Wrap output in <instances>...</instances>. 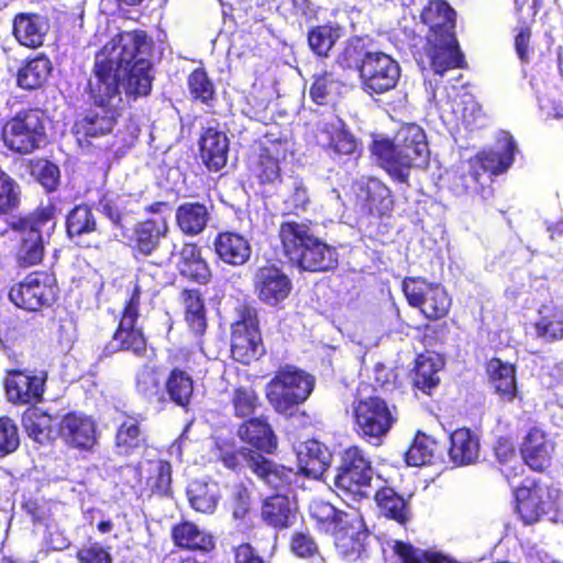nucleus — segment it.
Segmentation results:
<instances>
[{
    "label": "nucleus",
    "instance_id": "obj_32",
    "mask_svg": "<svg viewBox=\"0 0 563 563\" xmlns=\"http://www.w3.org/2000/svg\"><path fill=\"white\" fill-rule=\"evenodd\" d=\"M167 231L168 224L164 218L139 222L133 232L135 250L143 255H151Z\"/></svg>",
    "mask_w": 563,
    "mask_h": 563
},
{
    "label": "nucleus",
    "instance_id": "obj_10",
    "mask_svg": "<svg viewBox=\"0 0 563 563\" xmlns=\"http://www.w3.org/2000/svg\"><path fill=\"white\" fill-rule=\"evenodd\" d=\"M220 459L224 466L231 470H236L244 463L264 485L274 489L288 487L296 477L294 470L266 459L263 454L253 451L251 448H242L238 452L222 450Z\"/></svg>",
    "mask_w": 563,
    "mask_h": 563
},
{
    "label": "nucleus",
    "instance_id": "obj_27",
    "mask_svg": "<svg viewBox=\"0 0 563 563\" xmlns=\"http://www.w3.org/2000/svg\"><path fill=\"white\" fill-rule=\"evenodd\" d=\"M199 146L201 159L209 170L218 172L225 166L229 140L223 132L207 129L200 137Z\"/></svg>",
    "mask_w": 563,
    "mask_h": 563
},
{
    "label": "nucleus",
    "instance_id": "obj_18",
    "mask_svg": "<svg viewBox=\"0 0 563 563\" xmlns=\"http://www.w3.org/2000/svg\"><path fill=\"white\" fill-rule=\"evenodd\" d=\"M290 278L274 265L263 266L254 276V289L257 298L267 306L275 307L290 294Z\"/></svg>",
    "mask_w": 563,
    "mask_h": 563
},
{
    "label": "nucleus",
    "instance_id": "obj_5",
    "mask_svg": "<svg viewBox=\"0 0 563 563\" xmlns=\"http://www.w3.org/2000/svg\"><path fill=\"white\" fill-rule=\"evenodd\" d=\"M340 64L343 67H356L364 90L368 93H384L396 87L400 77L399 64L383 52L358 51L356 46H347Z\"/></svg>",
    "mask_w": 563,
    "mask_h": 563
},
{
    "label": "nucleus",
    "instance_id": "obj_40",
    "mask_svg": "<svg viewBox=\"0 0 563 563\" xmlns=\"http://www.w3.org/2000/svg\"><path fill=\"white\" fill-rule=\"evenodd\" d=\"M52 71L51 60L45 56H37L27 60L18 71L16 81L23 89L40 88Z\"/></svg>",
    "mask_w": 563,
    "mask_h": 563
},
{
    "label": "nucleus",
    "instance_id": "obj_1",
    "mask_svg": "<svg viewBox=\"0 0 563 563\" xmlns=\"http://www.w3.org/2000/svg\"><path fill=\"white\" fill-rule=\"evenodd\" d=\"M152 40L143 31L121 32L96 55L93 76L89 79L90 97L97 106L77 120L73 131L79 143L112 132L119 109L126 98L145 97L152 90Z\"/></svg>",
    "mask_w": 563,
    "mask_h": 563
},
{
    "label": "nucleus",
    "instance_id": "obj_28",
    "mask_svg": "<svg viewBox=\"0 0 563 563\" xmlns=\"http://www.w3.org/2000/svg\"><path fill=\"white\" fill-rule=\"evenodd\" d=\"M48 30V21L40 14L21 13L13 22L14 36L26 47L41 46Z\"/></svg>",
    "mask_w": 563,
    "mask_h": 563
},
{
    "label": "nucleus",
    "instance_id": "obj_11",
    "mask_svg": "<svg viewBox=\"0 0 563 563\" xmlns=\"http://www.w3.org/2000/svg\"><path fill=\"white\" fill-rule=\"evenodd\" d=\"M3 142L8 148L29 154L45 140L42 113L36 109L20 111L3 126Z\"/></svg>",
    "mask_w": 563,
    "mask_h": 563
},
{
    "label": "nucleus",
    "instance_id": "obj_35",
    "mask_svg": "<svg viewBox=\"0 0 563 563\" xmlns=\"http://www.w3.org/2000/svg\"><path fill=\"white\" fill-rule=\"evenodd\" d=\"M449 455L455 465H468L477 461L479 442L468 429H457L451 434Z\"/></svg>",
    "mask_w": 563,
    "mask_h": 563
},
{
    "label": "nucleus",
    "instance_id": "obj_62",
    "mask_svg": "<svg viewBox=\"0 0 563 563\" xmlns=\"http://www.w3.org/2000/svg\"><path fill=\"white\" fill-rule=\"evenodd\" d=\"M234 563H265L253 547L242 543L234 548Z\"/></svg>",
    "mask_w": 563,
    "mask_h": 563
},
{
    "label": "nucleus",
    "instance_id": "obj_33",
    "mask_svg": "<svg viewBox=\"0 0 563 563\" xmlns=\"http://www.w3.org/2000/svg\"><path fill=\"white\" fill-rule=\"evenodd\" d=\"M489 383L503 400L511 401L517 395L515 367L499 358H493L487 364Z\"/></svg>",
    "mask_w": 563,
    "mask_h": 563
},
{
    "label": "nucleus",
    "instance_id": "obj_20",
    "mask_svg": "<svg viewBox=\"0 0 563 563\" xmlns=\"http://www.w3.org/2000/svg\"><path fill=\"white\" fill-rule=\"evenodd\" d=\"M46 374L13 371L5 379V391L12 402L31 404L42 399Z\"/></svg>",
    "mask_w": 563,
    "mask_h": 563
},
{
    "label": "nucleus",
    "instance_id": "obj_24",
    "mask_svg": "<svg viewBox=\"0 0 563 563\" xmlns=\"http://www.w3.org/2000/svg\"><path fill=\"white\" fill-rule=\"evenodd\" d=\"M214 251L219 258L232 266L245 264L252 253L249 240L240 233L220 232L214 240Z\"/></svg>",
    "mask_w": 563,
    "mask_h": 563
},
{
    "label": "nucleus",
    "instance_id": "obj_4",
    "mask_svg": "<svg viewBox=\"0 0 563 563\" xmlns=\"http://www.w3.org/2000/svg\"><path fill=\"white\" fill-rule=\"evenodd\" d=\"M279 236L290 263L303 271L327 272L338 264L335 247L316 236L306 223L284 222Z\"/></svg>",
    "mask_w": 563,
    "mask_h": 563
},
{
    "label": "nucleus",
    "instance_id": "obj_48",
    "mask_svg": "<svg viewBox=\"0 0 563 563\" xmlns=\"http://www.w3.org/2000/svg\"><path fill=\"white\" fill-rule=\"evenodd\" d=\"M115 440L118 452L123 455H128L134 449L141 446L143 437L137 422L131 418L122 422Z\"/></svg>",
    "mask_w": 563,
    "mask_h": 563
},
{
    "label": "nucleus",
    "instance_id": "obj_22",
    "mask_svg": "<svg viewBox=\"0 0 563 563\" xmlns=\"http://www.w3.org/2000/svg\"><path fill=\"white\" fill-rule=\"evenodd\" d=\"M297 461L301 473L318 478L330 466L332 453L323 443L311 439L298 445Z\"/></svg>",
    "mask_w": 563,
    "mask_h": 563
},
{
    "label": "nucleus",
    "instance_id": "obj_19",
    "mask_svg": "<svg viewBox=\"0 0 563 563\" xmlns=\"http://www.w3.org/2000/svg\"><path fill=\"white\" fill-rule=\"evenodd\" d=\"M428 55L435 74L443 75L449 69L463 67L464 58L454 33L428 35Z\"/></svg>",
    "mask_w": 563,
    "mask_h": 563
},
{
    "label": "nucleus",
    "instance_id": "obj_29",
    "mask_svg": "<svg viewBox=\"0 0 563 563\" xmlns=\"http://www.w3.org/2000/svg\"><path fill=\"white\" fill-rule=\"evenodd\" d=\"M262 518L276 529L288 528L296 518V503L285 494H276L263 501Z\"/></svg>",
    "mask_w": 563,
    "mask_h": 563
},
{
    "label": "nucleus",
    "instance_id": "obj_47",
    "mask_svg": "<svg viewBox=\"0 0 563 563\" xmlns=\"http://www.w3.org/2000/svg\"><path fill=\"white\" fill-rule=\"evenodd\" d=\"M435 442L423 433H418L406 452V462L410 466H421L429 464L433 457Z\"/></svg>",
    "mask_w": 563,
    "mask_h": 563
},
{
    "label": "nucleus",
    "instance_id": "obj_53",
    "mask_svg": "<svg viewBox=\"0 0 563 563\" xmlns=\"http://www.w3.org/2000/svg\"><path fill=\"white\" fill-rule=\"evenodd\" d=\"M188 88L190 95L202 103H209L214 96V87L207 73L202 68H197L188 77Z\"/></svg>",
    "mask_w": 563,
    "mask_h": 563
},
{
    "label": "nucleus",
    "instance_id": "obj_31",
    "mask_svg": "<svg viewBox=\"0 0 563 563\" xmlns=\"http://www.w3.org/2000/svg\"><path fill=\"white\" fill-rule=\"evenodd\" d=\"M420 19L430 29L428 35L454 33L455 11L445 1H429V4L422 9Z\"/></svg>",
    "mask_w": 563,
    "mask_h": 563
},
{
    "label": "nucleus",
    "instance_id": "obj_58",
    "mask_svg": "<svg viewBox=\"0 0 563 563\" xmlns=\"http://www.w3.org/2000/svg\"><path fill=\"white\" fill-rule=\"evenodd\" d=\"M32 174L44 188L53 190L58 181L59 169L55 164L48 161H41L33 166Z\"/></svg>",
    "mask_w": 563,
    "mask_h": 563
},
{
    "label": "nucleus",
    "instance_id": "obj_16",
    "mask_svg": "<svg viewBox=\"0 0 563 563\" xmlns=\"http://www.w3.org/2000/svg\"><path fill=\"white\" fill-rule=\"evenodd\" d=\"M354 416L358 433L376 443L388 433L395 421L385 400L378 397L360 400L354 406Z\"/></svg>",
    "mask_w": 563,
    "mask_h": 563
},
{
    "label": "nucleus",
    "instance_id": "obj_13",
    "mask_svg": "<svg viewBox=\"0 0 563 563\" xmlns=\"http://www.w3.org/2000/svg\"><path fill=\"white\" fill-rule=\"evenodd\" d=\"M264 352L255 310L242 308L232 323L231 353L235 361L249 364Z\"/></svg>",
    "mask_w": 563,
    "mask_h": 563
},
{
    "label": "nucleus",
    "instance_id": "obj_25",
    "mask_svg": "<svg viewBox=\"0 0 563 563\" xmlns=\"http://www.w3.org/2000/svg\"><path fill=\"white\" fill-rule=\"evenodd\" d=\"M238 434L240 439L249 444L253 451L261 454L273 453L277 448L276 437L268 424L263 418H251L240 426Z\"/></svg>",
    "mask_w": 563,
    "mask_h": 563
},
{
    "label": "nucleus",
    "instance_id": "obj_63",
    "mask_svg": "<svg viewBox=\"0 0 563 563\" xmlns=\"http://www.w3.org/2000/svg\"><path fill=\"white\" fill-rule=\"evenodd\" d=\"M295 209L305 210L309 203L308 190L301 180H295L292 184V194L289 197Z\"/></svg>",
    "mask_w": 563,
    "mask_h": 563
},
{
    "label": "nucleus",
    "instance_id": "obj_34",
    "mask_svg": "<svg viewBox=\"0 0 563 563\" xmlns=\"http://www.w3.org/2000/svg\"><path fill=\"white\" fill-rule=\"evenodd\" d=\"M443 365V360L438 354H420L412 374L415 387L424 394H431L440 383L439 372Z\"/></svg>",
    "mask_w": 563,
    "mask_h": 563
},
{
    "label": "nucleus",
    "instance_id": "obj_23",
    "mask_svg": "<svg viewBox=\"0 0 563 563\" xmlns=\"http://www.w3.org/2000/svg\"><path fill=\"white\" fill-rule=\"evenodd\" d=\"M357 199L371 214L385 216L394 208L390 189L377 178H368L358 184Z\"/></svg>",
    "mask_w": 563,
    "mask_h": 563
},
{
    "label": "nucleus",
    "instance_id": "obj_12",
    "mask_svg": "<svg viewBox=\"0 0 563 563\" xmlns=\"http://www.w3.org/2000/svg\"><path fill=\"white\" fill-rule=\"evenodd\" d=\"M402 290L410 306L420 308L430 320L443 318L451 307V298L440 284L421 278H406Z\"/></svg>",
    "mask_w": 563,
    "mask_h": 563
},
{
    "label": "nucleus",
    "instance_id": "obj_38",
    "mask_svg": "<svg viewBox=\"0 0 563 563\" xmlns=\"http://www.w3.org/2000/svg\"><path fill=\"white\" fill-rule=\"evenodd\" d=\"M538 338L547 342L563 338V306L544 305L539 309V318L533 323Z\"/></svg>",
    "mask_w": 563,
    "mask_h": 563
},
{
    "label": "nucleus",
    "instance_id": "obj_43",
    "mask_svg": "<svg viewBox=\"0 0 563 563\" xmlns=\"http://www.w3.org/2000/svg\"><path fill=\"white\" fill-rule=\"evenodd\" d=\"M183 302L188 328L196 336H200L207 328L205 305L200 292L198 290H185Z\"/></svg>",
    "mask_w": 563,
    "mask_h": 563
},
{
    "label": "nucleus",
    "instance_id": "obj_50",
    "mask_svg": "<svg viewBox=\"0 0 563 563\" xmlns=\"http://www.w3.org/2000/svg\"><path fill=\"white\" fill-rule=\"evenodd\" d=\"M338 38V29L330 25L317 26L308 34L309 46L318 56H327Z\"/></svg>",
    "mask_w": 563,
    "mask_h": 563
},
{
    "label": "nucleus",
    "instance_id": "obj_45",
    "mask_svg": "<svg viewBox=\"0 0 563 563\" xmlns=\"http://www.w3.org/2000/svg\"><path fill=\"white\" fill-rule=\"evenodd\" d=\"M375 498L385 517L394 519L400 525H405L408 521L409 510L407 503L394 489L383 488L376 493Z\"/></svg>",
    "mask_w": 563,
    "mask_h": 563
},
{
    "label": "nucleus",
    "instance_id": "obj_15",
    "mask_svg": "<svg viewBox=\"0 0 563 563\" xmlns=\"http://www.w3.org/2000/svg\"><path fill=\"white\" fill-rule=\"evenodd\" d=\"M56 279L45 272H34L21 283L14 285L9 292L10 300L18 307L36 311L49 306L56 297Z\"/></svg>",
    "mask_w": 563,
    "mask_h": 563
},
{
    "label": "nucleus",
    "instance_id": "obj_21",
    "mask_svg": "<svg viewBox=\"0 0 563 563\" xmlns=\"http://www.w3.org/2000/svg\"><path fill=\"white\" fill-rule=\"evenodd\" d=\"M59 434L66 443L87 450L96 442V423L84 413L70 412L62 419Z\"/></svg>",
    "mask_w": 563,
    "mask_h": 563
},
{
    "label": "nucleus",
    "instance_id": "obj_42",
    "mask_svg": "<svg viewBox=\"0 0 563 563\" xmlns=\"http://www.w3.org/2000/svg\"><path fill=\"white\" fill-rule=\"evenodd\" d=\"M173 539L178 547L209 551L213 548V539L191 522H183L173 529Z\"/></svg>",
    "mask_w": 563,
    "mask_h": 563
},
{
    "label": "nucleus",
    "instance_id": "obj_44",
    "mask_svg": "<svg viewBox=\"0 0 563 563\" xmlns=\"http://www.w3.org/2000/svg\"><path fill=\"white\" fill-rule=\"evenodd\" d=\"M165 389L173 402L186 407L194 393V380L186 371L174 368L165 382Z\"/></svg>",
    "mask_w": 563,
    "mask_h": 563
},
{
    "label": "nucleus",
    "instance_id": "obj_59",
    "mask_svg": "<svg viewBox=\"0 0 563 563\" xmlns=\"http://www.w3.org/2000/svg\"><path fill=\"white\" fill-rule=\"evenodd\" d=\"M80 563H112L109 551L99 543H90L77 552Z\"/></svg>",
    "mask_w": 563,
    "mask_h": 563
},
{
    "label": "nucleus",
    "instance_id": "obj_61",
    "mask_svg": "<svg viewBox=\"0 0 563 563\" xmlns=\"http://www.w3.org/2000/svg\"><path fill=\"white\" fill-rule=\"evenodd\" d=\"M393 549L401 563H420L424 558L420 549L402 541H395Z\"/></svg>",
    "mask_w": 563,
    "mask_h": 563
},
{
    "label": "nucleus",
    "instance_id": "obj_41",
    "mask_svg": "<svg viewBox=\"0 0 563 563\" xmlns=\"http://www.w3.org/2000/svg\"><path fill=\"white\" fill-rule=\"evenodd\" d=\"M187 495L196 511L212 514L217 508L219 489L214 483L194 481L188 486Z\"/></svg>",
    "mask_w": 563,
    "mask_h": 563
},
{
    "label": "nucleus",
    "instance_id": "obj_3",
    "mask_svg": "<svg viewBox=\"0 0 563 563\" xmlns=\"http://www.w3.org/2000/svg\"><path fill=\"white\" fill-rule=\"evenodd\" d=\"M516 152L512 135L500 132L495 150L478 153L450 174V189L456 196L478 191L482 176L489 174L487 178L490 180L492 175L505 173L512 165Z\"/></svg>",
    "mask_w": 563,
    "mask_h": 563
},
{
    "label": "nucleus",
    "instance_id": "obj_52",
    "mask_svg": "<svg viewBox=\"0 0 563 563\" xmlns=\"http://www.w3.org/2000/svg\"><path fill=\"white\" fill-rule=\"evenodd\" d=\"M231 401L234 415L240 418L253 415L260 406L258 396L252 387L235 388Z\"/></svg>",
    "mask_w": 563,
    "mask_h": 563
},
{
    "label": "nucleus",
    "instance_id": "obj_57",
    "mask_svg": "<svg viewBox=\"0 0 563 563\" xmlns=\"http://www.w3.org/2000/svg\"><path fill=\"white\" fill-rule=\"evenodd\" d=\"M279 172L278 161L272 156V150L264 148L256 167L257 177L262 183H274L279 178Z\"/></svg>",
    "mask_w": 563,
    "mask_h": 563
},
{
    "label": "nucleus",
    "instance_id": "obj_7",
    "mask_svg": "<svg viewBox=\"0 0 563 563\" xmlns=\"http://www.w3.org/2000/svg\"><path fill=\"white\" fill-rule=\"evenodd\" d=\"M373 477L372 462L362 449L350 446L341 453L334 486L338 496L346 505L371 495Z\"/></svg>",
    "mask_w": 563,
    "mask_h": 563
},
{
    "label": "nucleus",
    "instance_id": "obj_39",
    "mask_svg": "<svg viewBox=\"0 0 563 563\" xmlns=\"http://www.w3.org/2000/svg\"><path fill=\"white\" fill-rule=\"evenodd\" d=\"M133 471L141 477L144 473L147 474L145 484L153 493L166 495L169 492L172 483V466L168 462L162 460L145 461Z\"/></svg>",
    "mask_w": 563,
    "mask_h": 563
},
{
    "label": "nucleus",
    "instance_id": "obj_9",
    "mask_svg": "<svg viewBox=\"0 0 563 563\" xmlns=\"http://www.w3.org/2000/svg\"><path fill=\"white\" fill-rule=\"evenodd\" d=\"M347 506L351 509L350 512L338 510L328 503L318 501L310 506V512L320 522H330L334 525V529L346 530V536L338 537L336 545L349 560H355L364 551L362 540L366 534L361 531L363 521L357 510L351 504Z\"/></svg>",
    "mask_w": 563,
    "mask_h": 563
},
{
    "label": "nucleus",
    "instance_id": "obj_51",
    "mask_svg": "<svg viewBox=\"0 0 563 563\" xmlns=\"http://www.w3.org/2000/svg\"><path fill=\"white\" fill-rule=\"evenodd\" d=\"M101 212L118 228H124L128 218L126 199L108 194L99 202Z\"/></svg>",
    "mask_w": 563,
    "mask_h": 563
},
{
    "label": "nucleus",
    "instance_id": "obj_54",
    "mask_svg": "<svg viewBox=\"0 0 563 563\" xmlns=\"http://www.w3.org/2000/svg\"><path fill=\"white\" fill-rule=\"evenodd\" d=\"M19 186L3 170L0 169V214L8 213L19 205Z\"/></svg>",
    "mask_w": 563,
    "mask_h": 563
},
{
    "label": "nucleus",
    "instance_id": "obj_26",
    "mask_svg": "<svg viewBox=\"0 0 563 563\" xmlns=\"http://www.w3.org/2000/svg\"><path fill=\"white\" fill-rule=\"evenodd\" d=\"M553 445L545 433L538 429H531L521 445V455L526 464L534 471H543L550 465Z\"/></svg>",
    "mask_w": 563,
    "mask_h": 563
},
{
    "label": "nucleus",
    "instance_id": "obj_64",
    "mask_svg": "<svg viewBox=\"0 0 563 563\" xmlns=\"http://www.w3.org/2000/svg\"><path fill=\"white\" fill-rule=\"evenodd\" d=\"M540 108L547 117L563 119V103L548 97L540 99Z\"/></svg>",
    "mask_w": 563,
    "mask_h": 563
},
{
    "label": "nucleus",
    "instance_id": "obj_36",
    "mask_svg": "<svg viewBox=\"0 0 563 563\" xmlns=\"http://www.w3.org/2000/svg\"><path fill=\"white\" fill-rule=\"evenodd\" d=\"M320 142L343 155L352 154L357 148L356 139L344 129L342 120L336 118L322 124Z\"/></svg>",
    "mask_w": 563,
    "mask_h": 563
},
{
    "label": "nucleus",
    "instance_id": "obj_30",
    "mask_svg": "<svg viewBox=\"0 0 563 563\" xmlns=\"http://www.w3.org/2000/svg\"><path fill=\"white\" fill-rule=\"evenodd\" d=\"M67 234L79 245L98 246L87 241V238L98 231L93 212L88 206H77L67 216Z\"/></svg>",
    "mask_w": 563,
    "mask_h": 563
},
{
    "label": "nucleus",
    "instance_id": "obj_8",
    "mask_svg": "<svg viewBox=\"0 0 563 563\" xmlns=\"http://www.w3.org/2000/svg\"><path fill=\"white\" fill-rule=\"evenodd\" d=\"M56 225L52 211L42 210L31 217L19 219L12 228L20 232V245L16 250V263L30 267L42 262L46 240Z\"/></svg>",
    "mask_w": 563,
    "mask_h": 563
},
{
    "label": "nucleus",
    "instance_id": "obj_37",
    "mask_svg": "<svg viewBox=\"0 0 563 563\" xmlns=\"http://www.w3.org/2000/svg\"><path fill=\"white\" fill-rule=\"evenodd\" d=\"M176 220L185 234L198 235L206 229L210 220V210L200 202H186L178 207Z\"/></svg>",
    "mask_w": 563,
    "mask_h": 563
},
{
    "label": "nucleus",
    "instance_id": "obj_6",
    "mask_svg": "<svg viewBox=\"0 0 563 563\" xmlns=\"http://www.w3.org/2000/svg\"><path fill=\"white\" fill-rule=\"evenodd\" d=\"M316 386V378L294 365L279 367L265 386V395L274 410L292 416L307 401Z\"/></svg>",
    "mask_w": 563,
    "mask_h": 563
},
{
    "label": "nucleus",
    "instance_id": "obj_2",
    "mask_svg": "<svg viewBox=\"0 0 563 563\" xmlns=\"http://www.w3.org/2000/svg\"><path fill=\"white\" fill-rule=\"evenodd\" d=\"M372 153L396 181L407 184L411 169L428 163L429 148L423 130L417 124L401 126L393 140H375Z\"/></svg>",
    "mask_w": 563,
    "mask_h": 563
},
{
    "label": "nucleus",
    "instance_id": "obj_46",
    "mask_svg": "<svg viewBox=\"0 0 563 563\" xmlns=\"http://www.w3.org/2000/svg\"><path fill=\"white\" fill-rule=\"evenodd\" d=\"M136 390L150 401L164 400L158 371L151 366L142 367L136 374Z\"/></svg>",
    "mask_w": 563,
    "mask_h": 563
},
{
    "label": "nucleus",
    "instance_id": "obj_49",
    "mask_svg": "<svg viewBox=\"0 0 563 563\" xmlns=\"http://www.w3.org/2000/svg\"><path fill=\"white\" fill-rule=\"evenodd\" d=\"M341 82L332 74L316 76L310 88V96L318 104H327L333 101L340 93Z\"/></svg>",
    "mask_w": 563,
    "mask_h": 563
},
{
    "label": "nucleus",
    "instance_id": "obj_56",
    "mask_svg": "<svg viewBox=\"0 0 563 563\" xmlns=\"http://www.w3.org/2000/svg\"><path fill=\"white\" fill-rule=\"evenodd\" d=\"M291 551L300 558H312L316 563H324V560L318 554V547L308 533L296 532L291 538Z\"/></svg>",
    "mask_w": 563,
    "mask_h": 563
},
{
    "label": "nucleus",
    "instance_id": "obj_17",
    "mask_svg": "<svg viewBox=\"0 0 563 563\" xmlns=\"http://www.w3.org/2000/svg\"><path fill=\"white\" fill-rule=\"evenodd\" d=\"M556 490L541 485L519 487L515 492L517 512L526 525L534 523L556 507Z\"/></svg>",
    "mask_w": 563,
    "mask_h": 563
},
{
    "label": "nucleus",
    "instance_id": "obj_55",
    "mask_svg": "<svg viewBox=\"0 0 563 563\" xmlns=\"http://www.w3.org/2000/svg\"><path fill=\"white\" fill-rule=\"evenodd\" d=\"M20 444L19 430L9 417H0V456L14 452Z\"/></svg>",
    "mask_w": 563,
    "mask_h": 563
},
{
    "label": "nucleus",
    "instance_id": "obj_60",
    "mask_svg": "<svg viewBox=\"0 0 563 563\" xmlns=\"http://www.w3.org/2000/svg\"><path fill=\"white\" fill-rule=\"evenodd\" d=\"M178 269L183 276L194 279L200 284H206L210 278V269L203 258L185 264Z\"/></svg>",
    "mask_w": 563,
    "mask_h": 563
},
{
    "label": "nucleus",
    "instance_id": "obj_14",
    "mask_svg": "<svg viewBox=\"0 0 563 563\" xmlns=\"http://www.w3.org/2000/svg\"><path fill=\"white\" fill-rule=\"evenodd\" d=\"M140 306V289L134 287L133 294L125 305L119 327L114 332L112 340L106 346L108 353L118 351H132L141 356L146 351V340L142 327L137 324Z\"/></svg>",
    "mask_w": 563,
    "mask_h": 563
}]
</instances>
